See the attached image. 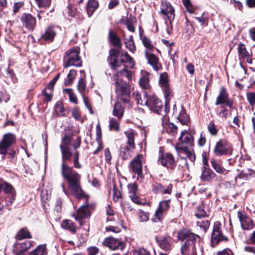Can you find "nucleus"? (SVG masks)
<instances>
[{"mask_svg": "<svg viewBox=\"0 0 255 255\" xmlns=\"http://www.w3.org/2000/svg\"><path fill=\"white\" fill-rule=\"evenodd\" d=\"M125 134L128 138L126 145L129 146L130 148L134 149L135 147L134 143V135L135 133L133 130L129 129L125 131Z\"/></svg>", "mask_w": 255, "mask_h": 255, "instance_id": "nucleus-33", "label": "nucleus"}, {"mask_svg": "<svg viewBox=\"0 0 255 255\" xmlns=\"http://www.w3.org/2000/svg\"><path fill=\"white\" fill-rule=\"evenodd\" d=\"M140 86L144 89H148L150 88V84L149 83V79L147 75H143L139 80Z\"/></svg>", "mask_w": 255, "mask_h": 255, "instance_id": "nucleus-47", "label": "nucleus"}, {"mask_svg": "<svg viewBox=\"0 0 255 255\" xmlns=\"http://www.w3.org/2000/svg\"><path fill=\"white\" fill-rule=\"evenodd\" d=\"M15 136L11 133L4 134L2 140L0 142V153L5 156L7 148L15 141Z\"/></svg>", "mask_w": 255, "mask_h": 255, "instance_id": "nucleus-11", "label": "nucleus"}, {"mask_svg": "<svg viewBox=\"0 0 255 255\" xmlns=\"http://www.w3.org/2000/svg\"><path fill=\"white\" fill-rule=\"evenodd\" d=\"M173 114L182 125H187L189 122V116L187 115L185 110L182 107L180 108L178 111L176 107V105H175L173 107Z\"/></svg>", "mask_w": 255, "mask_h": 255, "instance_id": "nucleus-22", "label": "nucleus"}, {"mask_svg": "<svg viewBox=\"0 0 255 255\" xmlns=\"http://www.w3.org/2000/svg\"><path fill=\"white\" fill-rule=\"evenodd\" d=\"M216 174L210 169L204 167L202 169L201 178L204 181H210L212 178L216 177Z\"/></svg>", "mask_w": 255, "mask_h": 255, "instance_id": "nucleus-31", "label": "nucleus"}, {"mask_svg": "<svg viewBox=\"0 0 255 255\" xmlns=\"http://www.w3.org/2000/svg\"><path fill=\"white\" fill-rule=\"evenodd\" d=\"M195 216L198 218H204L208 216L203 205H200L197 207Z\"/></svg>", "mask_w": 255, "mask_h": 255, "instance_id": "nucleus-49", "label": "nucleus"}, {"mask_svg": "<svg viewBox=\"0 0 255 255\" xmlns=\"http://www.w3.org/2000/svg\"><path fill=\"white\" fill-rule=\"evenodd\" d=\"M156 241L159 247L166 252H170L172 250V239L170 236L161 237Z\"/></svg>", "mask_w": 255, "mask_h": 255, "instance_id": "nucleus-20", "label": "nucleus"}, {"mask_svg": "<svg viewBox=\"0 0 255 255\" xmlns=\"http://www.w3.org/2000/svg\"><path fill=\"white\" fill-rule=\"evenodd\" d=\"M2 190L9 195L10 197H7L6 200L8 201V204H11L15 199V192L13 186L8 183L3 182Z\"/></svg>", "mask_w": 255, "mask_h": 255, "instance_id": "nucleus-25", "label": "nucleus"}, {"mask_svg": "<svg viewBox=\"0 0 255 255\" xmlns=\"http://www.w3.org/2000/svg\"><path fill=\"white\" fill-rule=\"evenodd\" d=\"M133 148H129V146L125 145L120 148V155L124 159H128L131 156Z\"/></svg>", "mask_w": 255, "mask_h": 255, "instance_id": "nucleus-37", "label": "nucleus"}, {"mask_svg": "<svg viewBox=\"0 0 255 255\" xmlns=\"http://www.w3.org/2000/svg\"><path fill=\"white\" fill-rule=\"evenodd\" d=\"M99 249L96 247H91L87 249L88 255H97L99 253Z\"/></svg>", "mask_w": 255, "mask_h": 255, "instance_id": "nucleus-62", "label": "nucleus"}, {"mask_svg": "<svg viewBox=\"0 0 255 255\" xmlns=\"http://www.w3.org/2000/svg\"><path fill=\"white\" fill-rule=\"evenodd\" d=\"M124 113V108L123 107L121 103L116 102L114 104L113 115L117 117L119 120H121Z\"/></svg>", "mask_w": 255, "mask_h": 255, "instance_id": "nucleus-35", "label": "nucleus"}, {"mask_svg": "<svg viewBox=\"0 0 255 255\" xmlns=\"http://www.w3.org/2000/svg\"><path fill=\"white\" fill-rule=\"evenodd\" d=\"M15 238L17 240H22L23 239H30L32 237L27 229L23 228L17 232Z\"/></svg>", "mask_w": 255, "mask_h": 255, "instance_id": "nucleus-39", "label": "nucleus"}, {"mask_svg": "<svg viewBox=\"0 0 255 255\" xmlns=\"http://www.w3.org/2000/svg\"><path fill=\"white\" fill-rule=\"evenodd\" d=\"M159 83L164 93L165 104L167 106L170 103L173 95L169 86L168 77L166 73H163L160 75Z\"/></svg>", "mask_w": 255, "mask_h": 255, "instance_id": "nucleus-7", "label": "nucleus"}, {"mask_svg": "<svg viewBox=\"0 0 255 255\" xmlns=\"http://www.w3.org/2000/svg\"><path fill=\"white\" fill-rule=\"evenodd\" d=\"M79 153L78 151H75L74 155V166L76 168L80 169L81 168V165L79 162Z\"/></svg>", "mask_w": 255, "mask_h": 255, "instance_id": "nucleus-57", "label": "nucleus"}, {"mask_svg": "<svg viewBox=\"0 0 255 255\" xmlns=\"http://www.w3.org/2000/svg\"><path fill=\"white\" fill-rule=\"evenodd\" d=\"M61 226L63 229L69 231L72 234H75L76 232V225L71 220L68 219L63 220L61 223Z\"/></svg>", "mask_w": 255, "mask_h": 255, "instance_id": "nucleus-30", "label": "nucleus"}, {"mask_svg": "<svg viewBox=\"0 0 255 255\" xmlns=\"http://www.w3.org/2000/svg\"><path fill=\"white\" fill-rule=\"evenodd\" d=\"M217 255H234V254L231 250L226 248L222 251L218 252Z\"/></svg>", "mask_w": 255, "mask_h": 255, "instance_id": "nucleus-64", "label": "nucleus"}, {"mask_svg": "<svg viewBox=\"0 0 255 255\" xmlns=\"http://www.w3.org/2000/svg\"><path fill=\"white\" fill-rule=\"evenodd\" d=\"M177 238L180 241H185L181 248L182 255H202L203 244L199 236L184 230L178 232Z\"/></svg>", "mask_w": 255, "mask_h": 255, "instance_id": "nucleus-3", "label": "nucleus"}, {"mask_svg": "<svg viewBox=\"0 0 255 255\" xmlns=\"http://www.w3.org/2000/svg\"><path fill=\"white\" fill-rule=\"evenodd\" d=\"M113 80L115 83V90L117 94L122 97V100L125 103H128L131 93L130 85L123 81L119 77L118 75H115Z\"/></svg>", "mask_w": 255, "mask_h": 255, "instance_id": "nucleus-4", "label": "nucleus"}, {"mask_svg": "<svg viewBox=\"0 0 255 255\" xmlns=\"http://www.w3.org/2000/svg\"><path fill=\"white\" fill-rule=\"evenodd\" d=\"M237 51L238 58L240 61L245 60L246 57L249 58L250 53L247 50L246 46L244 43L240 42L238 44Z\"/></svg>", "mask_w": 255, "mask_h": 255, "instance_id": "nucleus-29", "label": "nucleus"}, {"mask_svg": "<svg viewBox=\"0 0 255 255\" xmlns=\"http://www.w3.org/2000/svg\"><path fill=\"white\" fill-rule=\"evenodd\" d=\"M86 82L84 78H81L78 82L77 88L79 92L80 93L82 97L84 96L86 90Z\"/></svg>", "mask_w": 255, "mask_h": 255, "instance_id": "nucleus-48", "label": "nucleus"}, {"mask_svg": "<svg viewBox=\"0 0 255 255\" xmlns=\"http://www.w3.org/2000/svg\"><path fill=\"white\" fill-rule=\"evenodd\" d=\"M110 55L108 57L109 64L111 65L112 69L116 70L120 77V75L125 76L130 81L132 79V73L128 69H132L134 66V62L133 58L127 52L122 53L120 61L117 60L119 55V51L112 49L109 51Z\"/></svg>", "mask_w": 255, "mask_h": 255, "instance_id": "nucleus-2", "label": "nucleus"}, {"mask_svg": "<svg viewBox=\"0 0 255 255\" xmlns=\"http://www.w3.org/2000/svg\"><path fill=\"white\" fill-rule=\"evenodd\" d=\"M113 190V200L115 202H117L122 197L121 193L116 185L114 186Z\"/></svg>", "mask_w": 255, "mask_h": 255, "instance_id": "nucleus-56", "label": "nucleus"}, {"mask_svg": "<svg viewBox=\"0 0 255 255\" xmlns=\"http://www.w3.org/2000/svg\"><path fill=\"white\" fill-rule=\"evenodd\" d=\"M64 91L68 95L69 100L71 102L77 104L78 100L77 97L71 89H65Z\"/></svg>", "mask_w": 255, "mask_h": 255, "instance_id": "nucleus-50", "label": "nucleus"}, {"mask_svg": "<svg viewBox=\"0 0 255 255\" xmlns=\"http://www.w3.org/2000/svg\"><path fill=\"white\" fill-rule=\"evenodd\" d=\"M170 201V200H166L160 202L159 207L154 214V221L155 222L160 221L162 218L164 212L168 210Z\"/></svg>", "mask_w": 255, "mask_h": 255, "instance_id": "nucleus-21", "label": "nucleus"}, {"mask_svg": "<svg viewBox=\"0 0 255 255\" xmlns=\"http://www.w3.org/2000/svg\"><path fill=\"white\" fill-rule=\"evenodd\" d=\"M162 127L163 128L167 130L168 132L172 135H175L177 131V127L172 123L162 122Z\"/></svg>", "mask_w": 255, "mask_h": 255, "instance_id": "nucleus-40", "label": "nucleus"}, {"mask_svg": "<svg viewBox=\"0 0 255 255\" xmlns=\"http://www.w3.org/2000/svg\"><path fill=\"white\" fill-rule=\"evenodd\" d=\"M72 137L69 135L65 134L63 138L62 142L61 145H66L67 147H69L71 141Z\"/></svg>", "mask_w": 255, "mask_h": 255, "instance_id": "nucleus-61", "label": "nucleus"}, {"mask_svg": "<svg viewBox=\"0 0 255 255\" xmlns=\"http://www.w3.org/2000/svg\"><path fill=\"white\" fill-rule=\"evenodd\" d=\"M108 39L110 43L113 46L119 48L122 47V44L121 38L118 36L117 33L112 30H110L109 32Z\"/></svg>", "mask_w": 255, "mask_h": 255, "instance_id": "nucleus-27", "label": "nucleus"}, {"mask_svg": "<svg viewBox=\"0 0 255 255\" xmlns=\"http://www.w3.org/2000/svg\"><path fill=\"white\" fill-rule=\"evenodd\" d=\"M221 223L217 221L215 222L211 237L212 244L213 246L217 245L219 242L227 241V238L224 236L221 231Z\"/></svg>", "mask_w": 255, "mask_h": 255, "instance_id": "nucleus-12", "label": "nucleus"}, {"mask_svg": "<svg viewBox=\"0 0 255 255\" xmlns=\"http://www.w3.org/2000/svg\"><path fill=\"white\" fill-rule=\"evenodd\" d=\"M54 110L55 112L58 115L62 114L64 112V109L63 105L61 101H58L56 103Z\"/></svg>", "mask_w": 255, "mask_h": 255, "instance_id": "nucleus-55", "label": "nucleus"}, {"mask_svg": "<svg viewBox=\"0 0 255 255\" xmlns=\"http://www.w3.org/2000/svg\"><path fill=\"white\" fill-rule=\"evenodd\" d=\"M210 221L208 220L199 221L196 222L197 226L204 233H206L210 226Z\"/></svg>", "mask_w": 255, "mask_h": 255, "instance_id": "nucleus-46", "label": "nucleus"}, {"mask_svg": "<svg viewBox=\"0 0 255 255\" xmlns=\"http://www.w3.org/2000/svg\"><path fill=\"white\" fill-rule=\"evenodd\" d=\"M179 169L182 171H188L189 170V164H191L190 162L188 161L186 157H183L182 156H179Z\"/></svg>", "mask_w": 255, "mask_h": 255, "instance_id": "nucleus-42", "label": "nucleus"}, {"mask_svg": "<svg viewBox=\"0 0 255 255\" xmlns=\"http://www.w3.org/2000/svg\"><path fill=\"white\" fill-rule=\"evenodd\" d=\"M37 6L39 8H48L51 3V0H35Z\"/></svg>", "mask_w": 255, "mask_h": 255, "instance_id": "nucleus-53", "label": "nucleus"}, {"mask_svg": "<svg viewBox=\"0 0 255 255\" xmlns=\"http://www.w3.org/2000/svg\"><path fill=\"white\" fill-rule=\"evenodd\" d=\"M206 142V139L205 134L203 132H201L200 137L198 140V144L200 146H203L205 145Z\"/></svg>", "mask_w": 255, "mask_h": 255, "instance_id": "nucleus-63", "label": "nucleus"}, {"mask_svg": "<svg viewBox=\"0 0 255 255\" xmlns=\"http://www.w3.org/2000/svg\"><path fill=\"white\" fill-rule=\"evenodd\" d=\"M229 99V95L224 87L221 88L219 94L217 97L215 105H223Z\"/></svg>", "mask_w": 255, "mask_h": 255, "instance_id": "nucleus-28", "label": "nucleus"}, {"mask_svg": "<svg viewBox=\"0 0 255 255\" xmlns=\"http://www.w3.org/2000/svg\"><path fill=\"white\" fill-rule=\"evenodd\" d=\"M238 176L241 179L248 180L255 177V172L251 169H245L242 171Z\"/></svg>", "mask_w": 255, "mask_h": 255, "instance_id": "nucleus-41", "label": "nucleus"}, {"mask_svg": "<svg viewBox=\"0 0 255 255\" xmlns=\"http://www.w3.org/2000/svg\"><path fill=\"white\" fill-rule=\"evenodd\" d=\"M145 55L148 63L150 65L153 69L157 71L161 67V64L158 58L154 54L147 50L145 51Z\"/></svg>", "mask_w": 255, "mask_h": 255, "instance_id": "nucleus-19", "label": "nucleus"}, {"mask_svg": "<svg viewBox=\"0 0 255 255\" xmlns=\"http://www.w3.org/2000/svg\"><path fill=\"white\" fill-rule=\"evenodd\" d=\"M142 42L143 45L147 48L146 50L149 51H152L153 50L154 47L153 45L152 44L151 40L149 38L146 36H144L142 38Z\"/></svg>", "mask_w": 255, "mask_h": 255, "instance_id": "nucleus-51", "label": "nucleus"}, {"mask_svg": "<svg viewBox=\"0 0 255 255\" xmlns=\"http://www.w3.org/2000/svg\"><path fill=\"white\" fill-rule=\"evenodd\" d=\"M121 120H116L111 118L109 120V128L110 130L118 131L120 130V121Z\"/></svg>", "mask_w": 255, "mask_h": 255, "instance_id": "nucleus-45", "label": "nucleus"}, {"mask_svg": "<svg viewBox=\"0 0 255 255\" xmlns=\"http://www.w3.org/2000/svg\"><path fill=\"white\" fill-rule=\"evenodd\" d=\"M247 97L250 104L253 106L255 104V93H248Z\"/></svg>", "mask_w": 255, "mask_h": 255, "instance_id": "nucleus-58", "label": "nucleus"}, {"mask_svg": "<svg viewBox=\"0 0 255 255\" xmlns=\"http://www.w3.org/2000/svg\"><path fill=\"white\" fill-rule=\"evenodd\" d=\"M60 74H57L56 76L49 82L46 87L47 89L52 90L54 88V86L60 77Z\"/></svg>", "mask_w": 255, "mask_h": 255, "instance_id": "nucleus-60", "label": "nucleus"}, {"mask_svg": "<svg viewBox=\"0 0 255 255\" xmlns=\"http://www.w3.org/2000/svg\"><path fill=\"white\" fill-rule=\"evenodd\" d=\"M46 247L45 245H40L29 253V255H46Z\"/></svg>", "mask_w": 255, "mask_h": 255, "instance_id": "nucleus-44", "label": "nucleus"}, {"mask_svg": "<svg viewBox=\"0 0 255 255\" xmlns=\"http://www.w3.org/2000/svg\"><path fill=\"white\" fill-rule=\"evenodd\" d=\"M213 152L216 156L228 155L232 154L231 145L225 139H220L216 142Z\"/></svg>", "mask_w": 255, "mask_h": 255, "instance_id": "nucleus-9", "label": "nucleus"}, {"mask_svg": "<svg viewBox=\"0 0 255 255\" xmlns=\"http://www.w3.org/2000/svg\"><path fill=\"white\" fill-rule=\"evenodd\" d=\"M182 0L183 4L186 7L187 10L189 13H193V7H192V5L191 3L190 0Z\"/></svg>", "mask_w": 255, "mask_h": 255, "instance_id": "nucleus-59", "label": "nucleus"}, {"mask_svg": "<svg viewBox=\"0 0 255 255\" xmlns=\"http://www.w3.org/2000/svg\"><path fill=\"white\" fill-rule=\"evenodd\" d=\"M142 155L138 154L130 162V166L132 172L136 174L138 176H141L142 174Z\"/></svg>", "mask_w": 255, "mask_h": 255, "instance_id": "nucleus-18", "label": "nucleus"}, {"mask_svg": "<svg viewBox=\"0 0 255 255\" xmlns=\"http://www.w3.org/2000/svg\"><path fill=\"white\" fill-rule=\"evenodd\" d=\"M158 163L171 170H173L176 165L174 156L169 152L160 154L158 159Z\"/></svg>", "mask_w": 255, "mask_h": 255, "instance_id": "nucleus-10", "label": "nucleus"}, {"mask_svg": "<svg viewBox=\"0 0 255 255\" xmlns=\"http://www.w3.org/2000/svg\"><path fill=\"white\" fill-rule=\"evenodd\" d=\"M172 185L169 184L166 187H164L161 184L156 183L153 185L152 191L155 193H161L164 194H170L172 192Z\"/></svg>", "mask_w": 255, "mask_h": 255, "instance_id": "nucleus-24", "label": "nucleus"}, {"mask_svg": "<svg viewBox=\"0 0 255 255\" xmlns=\"http://www.w3.org/2000/svg\"><path fill=\"white\" fill-rule=\"evenodd\" d=\"M124 39L125 40V44L126 47L128 49L130 52L132 53H134L135 49L136 47L134 44V42L133 40V38L132 35L129 36L128 39H126L125 38V35H124Z\"/></svg>", "mask_w": 255, "mask_h": 255, "instance_id": "nucleus-43", "label": "nucleus"}, {"mask_svg": "<svg viewBox=\"0 0 255 255\" xmlns=\"http://www.w3.org/2000/svg\"><path fill=\"white\" fill-rule=\"evenodd\" d=\"M174 12V9L170 2L166 0L161 1L160 13L165 20V22L166 23L167 20H168L171 25H172L171 22L175 17Z\"/></svg>", "mask_w": 255, "mask_h": 255, "instance_id": "nucleus-8", "label": "nucleus"}, {"mask_svg": "<svg viewBox=\"0 0 255 255\" xmlns=\"http://www.w3.org/2000/svg\"><path fill=\"white\" fill-rule=\"evenodd\" d=\"M133 96L136 103L140 105H146V101L149 97L145 91H142L141 93L136 91L133 93Z\"/></svg>", "mask_w": 255, "mask_h": 255, "instance_id": "nucleus-26", "label": "nucleus"}, {"mask_svg": "<svg viewBox=\"0 0 255 255\" xmlns=\"http://www.w3.org/2000/svg\"><path fill=\"white\" fill-rule=\"evenodd\" d=\"M60 148L62 153V175L67 181L71 193L78 199L83 198L86 200L85 204L78 209L77 215L73 216L76 220L79 221V224L81 226L84 224L81 219L88 218L90 216L91 211L94 209L95 204L88 203L89 196L84 193L81 187L80 175L67 163V161L70 160L72 156L70 147L60 145Z\"/></svg>", "mask_w": 255, "mask_h": 255, "instance_id": "nucleus-1", "label": "nucleus"}, {"mask_svg": "<svg viewBox=\"0 0 255 255\" xmlns=\"http://www.w3.org/2000/svg\"><path fill=\"white\" fill-rule=\"evenodd\" d=\"M99 7V2L96 0H89L87 5V13L89 16Z\"/></svg>", "mask_w": 255, "mask_h": 255, "instance_id": "nucleus-38", "label": "nucleus"}, {"mask_svg": "<svg viewBox=\"0 0 255 255\" xmlns=\"http://www.w3.org/2000/svg\"><path fill=\"white\" fill-rule=\"evenodd\" d=\"M32 245V243L29 241L17 242L14 245V248L19 252H24L28 249Z\"/></svg>", "mask_w": 255, "mask_h": 255, "instance_id": "nucleus-36", "label": "nucleus"}, {"mask_svg": "<svg viewBox=\"0 0 255 255\" xmlns=\"http://www.w3.org/2000/svg\"><path fill=\"white\" fill-rule=\"evenodd\" d=\"M76 72L74 70H71L68 73L67 78L65 80V83L66 85L70 84L72 83L73 80L75 78Z\"/></svg>", "mask_w": 255, "mask_h": 255, "instance_id": "nucleus-54", "label": "nucleus"}, {"mask_svg": "<svg viewBox=\"0 0 255 255\" xmlns=\"http://www.w3.org/2000/svg\"><path fill=\"white\" fill-rule=\"evenodd\" d=\"M80 48L74 47L67 50L65 54L63 66L65 68L69 66L80 67L82 61L79 57Z\"/></svg>", "mask_w": 255, "mask_h": 255, "instance_id": "nucleus-5", "label": "nucleus"}, {"mask_svg": "<svg viewBox=\"0 0 255 255\" xmlns=\"http://www.w3.org/2000/svg\"><path fill=\"white\" fill-rule=\"evenodd\" d=\"M128 194L129 198L133 202L137 204H140L141 201L137 196V186L135 183L129 184L128 185Z\"/></svg>", "mask_w": 255, "mask_h": 255, "instance_id": "nucleus-23", "label": "nucleus"}, {"mask_svg": "<svg viewBox=\"0 0 255 255\" xmlns=\"http://www.w3.org/2000/svg\"><path fill=\"white\" fill-rule=\"evenodd\" d=\"M178 140L179 142L176 145V150L178 149V145H179L184 147L191 145L193 141V137L190 133L184 130L181 132Z\"/></svg>", "mask_w": 255, "mask_h": 255, "instance_id": "nucleus-17", "label": "nucleus"}, {"mask_svg": "<svg viewBox=\"0 0 255 255\" xmlns=\"http://www.w3.org/2000/svg\"><path fill=\"white\" fill-rule=\"evenodd\" d=\"M20 20L23 27L26 28L28 30L32 31L34 30L36 24V20L34 17L29 13H23Z\"/></svg>", "mask_w": 255, "mask_h": 255, "instance_id": "nucleus-13", "label": "nucleus"}, {"mask_svg": "<svg viewBox=\"0 0 255 255\" xmlns=\"http://www.w3.org/2000/svg\"><path fill=\"white\" fill-rule=\"evenodd\" d=\"M146 106L149 107L150 110L153 112L164 116L167 112L166 111L169 109V104L167 106L165 104L164 107L161 100L155 95H152L149 96L148 98L147 99ZM163 118L166 120L167 119V118L165 116Z\"/></svg>", "mask_w": 255, "mask_h": 255, "instance_id": "nucleus-6", "label": "nucleus"}, {"mask_svg": "<svg viewBox=\"0 0 255 255\" xmlns=\"http://www.w3.org/2000/svg\"><path fill=\"white\" fill-rule=\"evenodd\" d=\"M211 163L212 168L218 173L226 175L228 173L229 171L220 165L219 161L212 158L211 161Z\"/></svg>", "mask_w": 255, "mask_h": 255, "instance_id": "nucleus-34", "label": "nucleus"}, {"mask_svg": "<svg viewBox=\"0 0 255 255\" xmlns=\"http://www.w3.org/2000/svg\"><path fill=\"white\" fill-rule=\"evenodd\" d=\"M56 32L54 29L52 27H48L41 36V38L46 42H50L53 41Z\"/></svg>", "mask_w": 255, "mask_h": 255, "instance_id": "nucleus-32", "label": "nucleus"}, {"mask_svg": "<svg viewBox=\"0 0 255 255\" xmlns=\"http://www.w3.org/2000/svg\"><path fill=\"white\" fill-rule=\"evenodd\" d=\"M103 245L113 250H122L125 247V244L124 242L112 237L106 238L103 242Z\"/></svg>", "mask_w": 255, "mask_h": 255, "instance_id": "nucleus-15", "label": "nucleus"}, {"mask_svg": "<svg viewBox=\"0 0 255 255\" xmlns=\"http://www.w3.org/2000/svg\"><path fill=\"white\" fill-rule=\"evenodd\" d=\"M178 149L177 152L178 156L186 157V159H188L191 164H194V161L196 159V155L193 149L189 148L188 147H182L178 145Z\"/></svg>", "mask_w": 255, "mask_h": 255, "instance_id": "nucleus-16", "label": "nucleus"}, {"mask_svg": "<svg viewBox=\"0 0 255 255\" xmlns=\"http://www.w3.org/2000/svg\"><path fill=\"white\" fill-rule=\"evenodd\" d=\"M238 217L241 223V227L243 230H252L255 226L253 220L246 214L241 212H237Z\"/></svg>", "mask_w": 255, "mask_h": 255, "instance_id": "nucleus-14", "label": "nucleus"}, {"mask_svg": "<svg viewBox=\"0 0 255 255\" xmlns=\"http://www.w3.org/2000/svg\"><path fill=\"white\" fill-rule=\"evenodd\" d=\"M207 128L210 133L212 135L216 136L217 134L218 129L213 121H211L208 125Z\"/></svg>", "mask_w": 255, "mask_h": 255, "instance_id": "nucleus-52", "label": "nucleus"}]
</instances>
